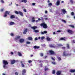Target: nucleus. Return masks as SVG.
Masks as SVG:
<instances>
[{
  "label": "nucleus",
  "instance_id": "nucleus-8",
  "mask_svg": "<svg viewBox=\"0 0 75 75\" xmlns=\"http://www.w3.org/2000/svg\"><path fill=\"white\" fill-rule=\"evenodd\" d=\"M22 75H25V74L26 73V70L25 69H23L22 71Z\"/></svg>",
  "mask_w": 75,
  "mask_h": 75
},
{
  "label": "nucleus",
  "instance_id": "nucleus-26",
  "mask_svg": "<svg viewBox=\"0 0 75 75\" xmlns=\"http://www.w3.org/2000/svg\"><path fill=\"white\" fill-rule=\"evenodd\" d=\"M67 47L68 49H70V47H69V45L68 44H67Z\"/></svg>",
  "mask_w": 75,
  "mask_h": 75
},
{
  "label": "nucleus",
  "instance_id": "nucleus-48",
  "mask_svg": "<svg viewBox=\"0 0 75 75\" xmlns=\"http://www.w3.org/2000/svg\"><path fill=\"white\" fill-rule=\"evenodd\" d=\"M44 37H42L41 38V39L42 40H44Z\"/></svg>",
  "mask_w": 75,
  "mask_h": 75
},
{
  "label": "nucleus",
  "instance_id": "nucleus-7",
  "mask_svg": "<svg viewBox=\"0 0 75 75\" xmlns=\"http://www.w3.org/2000/svg\"><path fill=\"white\" fill-rule=\"evenodd\" d=\"M7 14H8H8H10V12H8V11H6L4 13V17H6L7 16Z\"/></svg>",
  "mask_w": 75,
  "mask_h": 75
},
{
  "label": "nucleus",
  "instance_id": "nucleus-63",
  "mask_svg": "<svg viewBox=\"0 0 75 75\" xmlns=\"http://www.w3.org/2000/svg\"><path fill=\"white\" fill-rule=\"evenodd\" d=\"M47 58V56H45V58Z\"/></svg>",
  "mask_w": 75,
  "mask_h": 75
},
{
  "label": "nucleus",
  "instance_id": "nucleus-39",
  "mask_svg": "<svg viewBox=\"0 0 75 75\" xmlns=\"http://www.w3.org/2000/svg\"><path fill=\"white\" fill-rule=\"evenodd\" d=\"M51 59L53 60V61H55V59L52 57H51Z\"/></svg>",
  "mask_w": 75,
  "mask_h": 75
},
{
  "label": "nucleus",
  "instance_id": "nucleus-17",
  "mask_svg": "<svg viewBox=\"0 0 75 75\" xmlns=\"http://www.w3.org/2000/svg\"><path fill=\"white\" fill-rule=\"evenodd\" d=\"M33 48H34L35 49H38V48H40V46H34Z\"/></svg>",
  "mask_w": 75,
  "mask_h": 75
},
{
  "label": "nucleus",
  "instance_id": "nucleus-47",
  "mask_svg": "<svg viewBox=\"0 0 75 75\" xmlns=\"http://www.w3.org/2000/svg\"><path fill=\"white\" fill-rule=\"evenodd\" d=\"M57 33H61V30H59L57 31Z\"/></svg>",
  "mask_w": 75,
  "mask_h": 75
},
{
  "label": "nucleus",
  "instance_id": "nucleus-43",
  "mask_svg": "<svg viewBox=\"0 0 75 75\" xmlns=\"http://www.w3.org/2000/svg\"><path fill=\"white\" fill-rule=\"evenodd\" d=\"M4 10V8H2L1 9L0 11L1 12H3Z\"/></svg>",
  "mask_w": 75,
  "mask_h": 75
},
{
  "label": "nucleus",
  "instance_id": "nucleus-27",
  "mask_svg": "<svg viewBox=\"0 0 75 75\" xmlns=\"http://www.w3.org/2000/svg\"><path fill=\"white\" fill-rule=\"evenodd\" d=\"M35 19V18L34 17H32V22H34V21H35V20L34 19Z\"/></svg>",
  "mask_w": 75,
  "mask_h": 75
},
{
  "label": "nucleus",
  "instance_id": "nucleus-32",
  "mask_svg": "<svg viewBox=\"0 0 75 75\" xmlns=\"http://www.w3.org/2000/svg\"><path fill=\"white\" fill-rule=\"evenodd\" d=\"M47 70H48V68L46 66L45 67V71H47Z\"/></svg>",
  "mask_w": 75,
  "mask_h": 75
},
{
  "label": "nucleus",
  "instance_id": "nucleus-41",
  "mask_svg": "<svg viewBox=\"0 0 75 75\" xmlns=\"http://www.w3.org/2000/svg\"><path fill=\"white\" fill-rule=\"evenodd\" d=\"M26 44H31V42H30L27 41L26 42Z\"/></svg>",
  "mask_w": 75,
  "mask_h": 75
},
{
  "label": "nucleus",
  "instance_id": "nucleus-10",
  "mask_svg": "<svg viewBox=\"0 0 75 75\" xmlns=\"http://www.w3.org/2000/svg\"><path fill=\"white\" fill-rule=\"evenodd\" d=\"M20 37H21L20 36H17L14 39V40L16 41V40H19V39L20 38Z\"/></svg>",
  "mask_w": 75,
  "mask_h": 75
},
{
  "label": "nucleus",
  "instance_id": "nucleus-36",
  "mask_svg": "<svg viewBox=\"0 0 75 75\" xmlns=\"http://www.w3.org/2000/svg\"><path fill=\"white\" fill-rule=\"evenodd\" d=\"M57 59L58 60H59V61H61V57H57Z\"/></svg>",
  "mask_w": 75,
  "mask_h": 75
},
{
  "label": "nucleus",
  "instance_id": "nucleus-51",
  "mask_svg": "<svg viewBox=\"0 0 75 75\" xmlns=\"http://www.w3.org/2000/svg\"><path fill=\"white\" fill-rule=\"evenodd\" d=\"M40 56H41V57H42V56H43V54H42V53H41L40 54Z\"/></svg>",
  "mask_w": 75,
  "mask_h": 75
},
{
  "label": "nucleus",
  "instance_id": "nucleus-33",
  "mask_svg": "<svg viewBox=\"0 0 75 75\" xmlns=\"http://www.w3.org/2000/svg\"><path fill=\"white\" fill-rule=\"evenodd\" d=\"M62 21L63 22V23H67V21L65 20H64L63 19L62 20Z\"/></svg>",
  "mask_w": 75,
  "mask_h": 75
},
{
  "label": "nucleus",
  "instance_id": "nucleus-46",
  "mask_svg": "<svg viewBox=\"0 0 75 75\" xmlns=\"http://www.w3.org/2000/svg\"><path fill=\"white\" fill-rule=\"evenodd\" d=\"M15 74L16 75H18V72H16L15 73Z\"/></svg>",
  "mask_w": 75,
  "mask_h": 75
},
{
  "label": "nucleus",
  "instance_id": "nucleus-56",
  "mask_svg": "<svg viewBox=\"0 0 75 75\" xmlns=\"http://www.w3.org/2000/svg\"><path fill=\"white\" fill-rule=\"evenodd\" d=\"M35 40H38V38H35Z\"/></svg>",
  "mask_w": 75,
  "mask_h": 75
},
{
  "label": "nucleus",
  "instance_id": "nucleus-62",
  "mask_svg": "<svg viewBox=\"0 0 75 75\" xmlns=\"http://www.w3.org/2000/svg\"><path fill=\"white\" fill-rule=\"evenodd\" d=\"M53 34H55V32H53Z\"/></svg>",
  "mask_w": 75,
  "mask_h": 75
},
{
  "label": "nucleus",
  "instance_id": "nucleus-59",
  "mask_svg": "<svg viewBox=\"0 0 75 75\" xmlns=\"http://www.w3.org/2000/svg\"><path fill=\"white\" fill-rule=\"evenodd\" d=\"M32 5L33 6H34V5H35V3H32Z\"/></svg>",
  "mask_w": 75,
  "mask_h": 75
},
{
  "label": "nucleus",
  "instance_id": "nucleus-20",
  "mask_svg": "<svg viewBox=\"0 0 75 75\" xmlns=\"http://www.w3.org/2000/svg\"><path fill=\"white\" fill-rule=\"evenodd\" d=\"M15 24V23L13 22H10L9 24L10 25H14Z\"/></svg>",
  "mask_w": 75,
  "mask_h": 75
},
{
  "label": "nucleus",
  "instance_id": "nucleus-18",
  "mask_svg": "<svg viewBox=\"0 0 75 75\" xmlns=\"http://www.w3.org/2000/svg\"><path fill=\"white\" fill-rule=\"evenodd\" d=\"M19 41L20 42H21V43L22 42H23L24 41V40L23 39H20Z\"/></svg>",
  "mask_w": 75,
  "mask_h": 75
},
{
  "label": "nucleus",
  "instance_id": "nucleus-50",
  "mask_svg": "<svg viewBox=\"0 0 75 75\" xmlns=\"http://www.w3.org/2000/svg\"><path fill=\"white\" fill-rule=\"evenodd\" d=\"M28 62H29V63H31V62H32V61H31V60H29L28 61Z\"/></svg>",
  "mask_w": 75,
  "mask_h": 75
},
{
  "label": "nucleus",
  "instance_id": "nucleus-52",
  "mask_svg": "<svg viewBox=\"0 0 75 75\" xmlns=\"http://www.w3.org/2000/svg\"><path fill=\"white\" fill-rule=\"evenodd\" d=\"M62 49H63V50H65V47H62Z\"/></svg>",
  "mask_w": 75,
  "mask_h": 75
},
{
  "label": "nucleus",
  "instance_id": "nucleus-30",
  "mask_svg": "<svg viewBox=\"0 0 75 75\" xmlns=\"http://www.w3.org/2000/svg\"><path fill=\"white\" fill-rule=\"evenodd\" d=\"M69 27H71V28H75V26L72 25H69Z\"/></svg>",
  "mask_w": 75,
  "mask_h": 75
},
{
  "label": "nucleus",
  "instance_id": "nucleus-53",
  "mask_svg": "<svg viewBox=\"0 0 75 75\" xmlns=\"http://www.w3.org/2000/svg\"><path fill=\"white\" fill-rule=\"evenodd\" d=\"M62 45H60V44L58 45V46H59V47H60L61 46H62Z\"/></svg>",
  "mask_w": 75,
  "mask_h": 75
},
{
  "label": "nucleus",
  "instance_id": "nucleus-13",
  "mask_svg": "<svg viewBox=\"0 0 75 75\" xmlns=\"http://www.w3.org/2000/svg\"><path fill=\"white\" fill-rule=\"evenodd\" d=\"M62 11L63 12V14H66L67 13V12L66 11L65 9L64 8H63L62 10Z\"/></svg>",
  "mask_w": 75,
  "mask_h": 75
},
{
  "label": "nucleus",
  "instance_id": "nucleus-44",
  "mask_svg": "<svg viewBox=\"0 0 75 75\" xmlns=\"http://www.w3.org/2000/svg\"><path fill=\"white\" fill-rule=\"evenodd\" d=\"M41 20H44V18L43 17H40Z\"/></svg>",
  "mask_w": 75,
  "mask_h": 75
},
{
  "label": "nucleus",
  "instance_id": "nucleus-4",
  "mask_svg": "<svg viewBox=\"0 0 75 75\" xmlns=\"http://www.w3.org/2000/svg\"><path fill=\"white\" fill-rule=\"evenodd\" d=\"M15 13L16 14H20L21 16H23V12H21V11H19L18 12L17 11H15Z\"/></svg>",
  "mask_w": 75,
  "mask_h": 75
},
{
  "label": "nucleus",
  "instance_id": "nucleus-42",
  "mask_svg": "<svg viewBox=\"0 0 75 75\" xmlns=\"http://www.w3.org/2000/svg\"><path fill=\"white\" fill-rule=\"evenodd\" d=\"M10 35L11 36H12V37H13V36H14V34L13 33H11Z\"/></svg>",
  "mask_w": 75,
  "mask_h": 75
},
{
  "label": "nucleus",
  "instance_id": "nucleus-25",
  "mask_svg": "<svg viewBox=\"0 0 75 75\" xmlns=\"http://www.w3.org/2000/svg\"><path fill=\"white\" fill-rule=\"evenodd\" d=\"M70 72H75V69H71L70 70Z\"/></svg>",
  "mask_w": 75,
  "mask_h": 75
},
{
  "label": "nucleus",
  "instance_id": "nucleus-38",
  "mask_svg": "<svg viewBox=\"0 0 75 75\" xmlns=\"http://www.w3.org/2000/svg\"><path fill=\"white\" fill-rule=\"evenodd\" d=\"M55 71L53 70L52 72V74H55Z\"/></svg>",
  "mask_w": 75,
  "mask_h": 75
},
{
  "label": "nucleus",
  "instance_id": "nucleus-60",
  "mask_svg": "<svg viewBox=\"0 0 75 75\" xmlns=\"http://www.w3.org/2000/svg\"><path fill=\"white\" fill-rule=\"evenodd\" d=\"M39 62L40 63H41V62H42V61L40 60L39 61Z\"/></svg>",
  "mask_w": 75,
  "mask_h": 75
},
{
  "label": "nucleus",
  "instance_id": "nucleus-40",
  "mask_svg": "<svg viewBox=\"0 0 75 75\" xmlns=\"http://www.w3.org/2000/svg\"><path fill=\"white\" fill-rule=\"evenodd\" d=\"M71 16H74V13L73 12H72L71 13Z\"/></svg>",
  "mask_w": 75,
  "mask_h": 75
},
{
  "label": "nucleus",
  "instance_id": "nucleus-64",
  "mask_svg": "<svg viewBox=\"0 0 75 75\" xmlns=\"http://www.w3.org/2000/svg\"><path fill=\"white\" fill-rule=\"evenodd\" d=\"M2 75H6V74H4V73H3Z\"/></svg>",
  "mask_w": 75,
  "mask_h": 75
},
{
  "label": "nucleus",
  "instance_id": "nucleus-31",
  "mask_svg": "<svg viewBox=\"0 0 75 75\" xmlns=\"http://www.w3.org/2000/svg\"><path fill=\"white\" fill-rule=\"evenodd\" d=\"M21 1L23 3L24 2V3H27V0H22Z\"/></svg>",
  "mask_w": 75,
  "mask_h": 75
},
{
  "label": "nucleus",
  "instance_id": "nucleus-24",
  "mask_svg": "<svg viewBox=\"0 0 75 75\" xmlns=\"http://www.w3.org/2000/svg\"><path fill=\"white\" fill-rule=\"evenodd\" d=\"M46 40H47L48 41H51V39L48 37H47L46 38Z\"/></svg>",
  "mask_w": 75,
  "mask_h": 75
},
{
  "label": "nucleus",
  "instance_id": "nucleus-34",
  "mask_svg": "<svg viewBox=\"0 0 75 75\" xmlns=\"http://www.w3.org/2000/svg\"><path fill=\"white\" fill-rule=\"evenodd\" d=\"M52 64H53V65H55L56 64V63L55 62H52Z\"/></svg>",
  "mask_w": 75,
  "mask_h": 75
},
{
  "label": "nucleus",
  "instance_id": "nucleus-1",
  "mask_svg": "<svg viewBox=\"0 0 75 75\" xmlns=\"http://www.w3.org/2000/svg\"><path fill=\"white\" fill-rule=\"evenodd\" d=\"M3 67L4 68H7V65L8 64V62H7V61L5 60H3Z\"/></svg>",
  "mask_w": 75,
  "mask_h": 75
},
{
  "label": "nucleus",
  "instance_id": "nucleus-15",
  "mask_svg": "<svg viewBox=\"0 0 75 75\" xmlns=\"http://www.w3.org/2000/svg\"><path fill=\"white\" fill-rule=\"evenodd\" d=\"M41 34H47V31L46 30H45L43 31V32H41Z\"/></svg>",
  "mask_w": 75,
  "mask_h": 75
},
{
  "label": "nucleus",
  "instance_id": "nucleus-22",
  "mask_svg": "<svg viewBox=\"0 0 75 75\" xmlns=\"http://www.w3.org/2000/svg\"><path fill=\"white\" fill-rule=\"evenodd\" d=\"M28 40L30 41H32L33 40V38L31 37H29L28 38Z\"/></svg>",
  "mask_w": 75,
  "mask_h": 75
},
{
  "label": "nucleus",
  "instance_id": "nucleus-2",
  "mask_svg": "<svg viewBox=\"0 0 75 75\" xmlns=\"http://www.w3.org/2000/svg\"><path fill=\"white\" fill-rule=\"evenodd\" d=\"M40 26L41 27H43L44 28L47 29L48 28V26H47V25L45 24V23H42L40 24Z\"/></svg>",
  "mask_w": 75,
  "mask_h": 75
},
{
  "label": "nucleus",
  "instance_id": "nucleus-19",
  "mask_svg": "<svg viewBox=\"0 0 75 75\" xmlns=\"http://www.w3.org/2000/svg\"><path fill=\"white\" fill-rule=\"evenodd\" d=\"M15 16L14 15H11L10 16V18L11 19H13V18H15Z\"/></svg>",
  "mask_w": 75,
  "mask_h": 75
},
{
  "label": "nucleus",
  "instance_id": "nucleus-37",
  "mask_svg": "<svg viewBox=\"0 0 75 75\" xmlns=\"http://www.w3.org/2000/svg\"><path fill=\"white\" fill-rule=\"evenodd\" d=\"M0 2L2 3H4V1L3 0H1Z\"/></svg>",
  "mask_w": 75,
  "mask_h": 75
},
{
  "label": "nucleus",
  "instance_id": "nucleus-5",
  "mask_svg": "<svg viewBox=\"0 0 75 75\" xmlns=\"http://www.w3.org/2000/svg\"><path fill=\"white\" fill-rule=\"evenodd\" d=\"M48 52L50 54H51L52 55H56V53L55 52L52 50H49Z\"/></svg>",
  "mask_w": 75,
  "mask_h": 75
},
{
  "label": "nucleus",
  "instance_id": "nucleus-28",
  "mask_svg": "<svg viewBox=\"0 0 75 75\" xmlns=\"http://www.w3.org/2000/svg\"><path fill=\"white\" fill-rule=\"evenodd\" d=\"M18 54L20 57H21V56H22V54H21V53H20V52H18Z\"/></svg>",
  "mask_w": 75,
  "mask_h": 75
},
{
  "label": "nucleus",
  "instance_id": "nucleus-3",
  "mask_svg": "<svg viewBox=\"0 0 75 75\" xmlns=\"http://www.w3.org/2000/svg\"><path fill=\"white\" fill-rule=\"evenodd\" d=\"M31 28L33 30H34V32L35 33H38L39 30H35V29L37 28V26H33L31 27Z\"/></svg>",
  "mask_w": 75,
  "mask_h": 75
},
{
  "label": "nucleus",
  "instance_id": "nucleus-57",
  "mask_svg": "<svg viewBox=\"0 0 75 75\" xmlns=\"http://www.w3.org/2000/svg\"><path fill=\"white\" fill-rule=\"evenodd\" d=\"M38 20L39 21H41V19H40V18H39L38 19Z\"/></svg>",
  "mask_w": 75,
  "mask_h": 75
},
{
  "label": "nucleus",
  "instance_id": "nucleus-29",
  "mask_svg": "<svg viewBox=\"0 0 75 75\" xmlns=\"http://www.w3.org/2000/svg\"><path fill=\"white\" fill-rule=\"evenodd\" d=\"M21 66L22 67H25V66H24V64H23V63H22L23 62L22 61H21Z\"/></svg>",
  "mask_w": 75,
  "mask_h": 75
},
{
  "label": "nucleus",
  "instance_id": "nucleus-14",
  "mask_svg": "<svg viewBox=\"0 0 75 75\" xmlns=\"http://www.w3.org/2000/svg\"><path fill=\"white\" fill-rule=\"evenodd\" d=\"M28 30V29L27 28L25 29L23 32V34H25L27 33V32Z\"/></svg>",
  "mask_w": 75,
  "mask_h": 75
},
{
  "label": "nucleus",
  "instance_id": "nucleus-11",
  "mask_svg": "<svg viewBox=\"0 0 75 75\" xmlns=\"http://www.w3.org/2000/svg\"><path fill=\"white\" fill-rule=\"evenodd\" d=\"M62 72L61 71H57L56 72V75H61Z\"/></svg>",
  "mask_w": 75,
  "mask_h": 75
},
{
  "label": "nucleus",
  "instance_id": "nucleus-12",
  "mask_svg": "<svg viewBox=\"0 0 75 75\" xmlns=\"http://www.w3.org/2000/svg\"><path fill=\"white\" fill-rule=\"evenodd\" d=\"M67 32L68 33H70V34H73V33H74V32L72 31L71 30H70L69 29L67 30Z\"/></svg>",
  "mask_w": 75,
  "mask_h": 75
},
{
  "label": "nucleus",
  "instance_id": "nucleus-23",
  "mask_svg": "<svg viewBox=\"0 0 75 75\" xmlns=\"http://www.w3.org/2000/svg\"><path fill=\"white\" fill-rule=\"evenodd\" d=\"M59 40H64V41H65L66 40L65 39L63 38H61L60 39H59Z\"/></svg>",
  "mask_w": 75,
  "mask_h": 75
},
{
  "label": "nucleus",
  "instance_id": "nucleus-61",
  "mask_svg": "<svg viewBox=\"0 0 75 75\" xmlns=\"http://www.w3.org/2000/svg\"><path fill=\"white\" fill-rule=\"evenodd\" d=\"M31 57H33V54H32L30 55Z\"/></svg>",
  "mask_w": 75,
  "mask_h": 75
},
{
  "label": "nucleus",
  "instance_id": "nucleus-55",
  "mask_svg": "<svg viewBox=\"0 0 75 75\" xmlns=\"http://www.w3.org/2000/svg\"><path fill=\"white\" fill-rule=\"evenodd\" d=\"M47 13H48L47 12V11H45V14H47Z\"/></svg>",
  "mask_w": 75,
  "mask_h": 75
},
{
  "label": "nucleus",
  "instance_id": "nucleus-6",
  "mask_svg": "<svg viewBox=\"0 0 75 75\" xmlns=\"http://www.w3.org/2000/svg\"><path fill=\"white\" fill-rule=\"evenodd\" d=\"M67 52L66 51L64 50V52H63V57H67V56H68V55H71V54H67L66 53Z\"/></svg>",
  "mask_w": 75,
  "mask_h": 75
},
{
  "label": "nucleus",
  "instance_id": "nucleus-54",
  "mask_svg": "<svg viewBox=\"0 0 75 75\" xmlns=\"http://www.w3.org/2000/svg\"><path fill=\"white\" fill-rule=\"evenodd\" d=\"M23 11H24V12H26L27 11H26V9H24Z\"/></svg>",
  "mask_w": 75,
  "mask_h": 75
},
{
  "label": "nucleus",
  "instance_id": "nucleus-45",
  "mask_svg": "<svg viewBox=\"0 0 75 75\" xmlns=\"http://www.w3.org/2000/svg\"><path fill=\"white\" fill-rule=\"evenodd\" d=\"M44 19L45 20H48V18H45Z\"/></svg>",
  "mask_w": 75,
  "mask_h": 75
},
{
  "label": "nucleus",
  "instance_id": "nucleus-16",
  "mask_svg": "<svg viewBox=\"0 0 75 75\" xmlns=\"http://www.w3.org/2000/svg\"><path fill=\"white\" fill-rule=\"evenodd\" d=\"M49 47H51V48H55V47L54 44L50 45Z\"/></svg>",
  "mask_w": 75,
  "mask_h": 75
},
{
  "label": "nucleus",
  "instance_id": "nucleus-49",
  "mask_svg": "<svg viewBox=\"0 0 75 75\" xmlns=\"http://www.w3.org/2000/svg\"><path fill=\"white\" fill-rule=\"evenodd\" d=\"M70 1L71 2V3L72 4H73V2L72 0H70Z\"/></svg>",
  "mask_w": 75,
  "mask_h": 75
},
{
  "label": "nucleus",
  "instance_id": "nucleus-35",
  "mask_svg": "<svg viewBox=\"0 0 75 75\" xmlns=\"http://www.w3.org/2000/svg\"><path fill=\"white\" fill-rule=\"evenodd\" d=\"M52 3H49L48 4V5L49 6H52Z\"/></svg>",
  "mask_w": 75,
  "mask_h": 75
},
{
  "label": "nucleus",
  "instance_id": "nucleus-9",
  "mask_svg": "<svg viewBox=\"0 0 75 75\" xmlns=\"http://www.w3.org/2000/svg\"><path fill=\"white\" fill-rule=\"evenodd\" d=\"M60 4V1L57 0L56 3V5L57 6H59Z\"/></svg>",
  "mask_w": 75,
  "mask_h": 75
},
{
  "label": "nucleus",
  "instance_id": "nucleus-21",
  "mask_svg": "<svg viewBox=\"0 0 75 75\" xmlns=\"http://www.w3.org/2000/svg\"><path fill=\"white\" fill-rule=\"evenodd\" d=\"M16 62V61L14 60L11 61V64H14Z\"/></svg>",
  "mask_w": 75,
  "mask_h": 75
},
{
  "label": "nucleus",
  "instance_id": "nucleus-58",
  "mask_svg": "<svg viewBox=\"0 0 75 75\" xmlns=\"http://www.w3.org/2000/svg\"><path fill=\"white\" fill-rule=\"evenodd\" d=\"M73 43H75V40H73Z\"/></svg>",
  "mask_w": 75,
  "mask_h": 75
}]
</instances>
